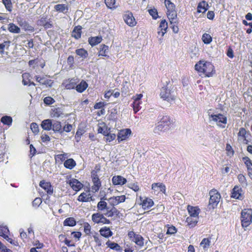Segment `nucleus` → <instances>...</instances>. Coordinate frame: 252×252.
Instances as JSON below:
<instances>
[{
	"label": "nucleus",
	"instance_id": "12",
	"mask_svg": "<svg viewBox=\"0 0 252 252\" xmlns=\"http://www.w3.org/2000/svg\"><path fill=\"white\" fill-rule=\"evenodd\" d=\"M124 20L129 26L133 27L136 24L135 19L131 12H128L125 13L124 15Z\"/></svg>",
	"mask_w": 252,
	"mask_h": 252
},
{
	"label": "nucleus",
	"instance_id": "61",
	"mask_svg": "<svg viewBox=\"0 0 252 252\" xmlns=\"http://www.w3.org/2000/svg\"><path fill=\"white\" fill-rule=\"evenodd\" d=\"M42 203V200L39 197H36L32 202V205L34 207H38Z\"/></svg>",
	"mask_w": 252,
	"mask_h": 252
},
{
	"label": "nucleus",
	"instance_id": "51",
	"mask_svg": "<svg viewBox=\"0 0 252 252\" xmlns=\"http://www.w3.org/2000/svg\"><path fill=\"white\" fill-rule=\"evenodd\" d=\"M105 140L106 142H110L114 140L116 138V135L114 133H111L109 131L107 132V134L105 135Z\"/></svg>",
	"mask_w": 252,
	"mask_h": 252
},
{
	"label": "nucleus",
	"instance_id": "41",
	"mask_svg": "<svg viewBox=\"0 0 252 252\" xmlns=\"http://www.w3.org/2000/svg\"><path fill=\"white\" fill-rule=\"evenodd\" d=\"M64 225L73 226L76 225V221L73 218H68L63 222Z\"/></svg>",
	"mask_w": 252,
	"mask_h": 252
},
{
	"label": "nucleus",
	"instance_id": "43",
	"mask_svg": "<svg viewBox=\"0 0 252 252\" xmlns=\"http://www.w3.org/2000/svg\"><path fill=\"white\" fill-rule=\"evenodd\" d=\"M164 3L167 9V12L175 11V5L169 0H165Z\"/></svg>",
	"mask_w": 252,
	"mask_h": 252
},
{
	"label": "nucleus",
	"instance_id": "8",
	"mask_svg": "<svg viewBox=\"0 0 252 252\" xmlns=\"http://www.w3.org/2000/svg\"><path fill=\"white\" fill-rule=\"evenodd\" d=\"M97 208L98 211L101 212L105 210L106 212L104 213V215L108 217H112L113 215V213L111 210H109V208L107 207V203L102 199L97 203Z\"/></svg>",
	"mask_w": 252,
	"mask_h": 252
},
{
	"label": "nucleus",
	"instance_id": "14",
	"mask_svg": "<svg viewBox=\"0 0 252 252\" xmlns=\"http://www.w3.org/2000/svg\"><path fill=\"white\" fill-rule=\"evenodd\" d=\"M68 184L75 191H79L83 187V185L76 179H71L69 181Z\"/></svg>",
	"mask_w": 252,
	"mask_h": 252
},
{
	"label": "nucleus",
	"instance_id": "36",
	"mask_svg": "<svg viewBox=\"0 0 252 252\" xmlns=\"http://www.w3.org/2000/svg\"><path fill=\"white\" fill-rule=\"evenodd\" d=\"M132 241L134 242L137 245L141 247L144 245V239L140 235L134 236V239H132Z\"/></svg>",
	"mask_w": 252,
	"mask_h": 252
},
{
	"label": "nucleus",
	"instance_id": "52",
	"mask_svg": "<svg viewBox=\"0 0 252 252\" xmlns=\"http://www.w3.org/2000/svg\"><path fill=\"white\" fill-rule=\"evenodd\" d=\"M30 75L28 73H25L22 75V82L24 85H28L30 81Z\"/></svg>",
	"mask_w": 252,
	"mask_h": 252
},
{
	"label": "nucleus",
	"instance_id": "64",
	"mask_svg": "<svg viewBox=\"0 0 252 252\" xmlns=\"http://www.w3.org/2000/svg\"><path fill=\"white\" fill-rule=\"evenodd\" d=\"M0 250L1 252H12V251L9 249H7L5 246H4L0 241Z\"/></svg>",
	"mask_w": 252,
	"mask_h": 252
},
{
	"label": "nucleus",
	"instance_id": "21",
	"mask_svg": "<svg viewBox=\"0 0 252 252\" xmlns=\"http://www.w3.org/2000/svg\"><path fill=\"white\" fill-rule=\"evenodd\" d=\"M152 189L156 191H161L165 194V186L162 183H154L152 184Z\"/></svg>",
	"mask_w": 252,
	"mask_h": 252
},
{
	"label": "nucleus",
	"instance_id": "25",
	"mask_svg": "<svg viewBox=\"0 0 252 252\" xmlns=\"http://www.w3.org/2000/svg\"><path fill=\"white\" fill-rule=\"evenodd\" d=\"M53 120L50 119H46L43 120L41 124L42 128L46 130H50L52 129Z\"/></svg>",
	"mask_w": 252,
	"mask_h": 252
},
{
	"label": "nucleus",
	"instance_id": "16",
	"mask_svg": "<svg viewBox=\"0 0 252 252\" xmlns=\"http://www.w3.org/2000/svg\"><path fill=\"white\" fill-rule=\"evenodd\" d=\"M112 183L115 185L122 186L126 183V179L123 177L118 175L114 176L112 179Z\"/></svg>",
	"mask_w": 252,
	"mask_h": 252
},
{
	"label": "nucleus",
	"instance_id": "59",
	"mask_svg": "<svg viewBox=\"0 0 252 252\" xmlns=\"http://www.w3.org/2000/svg\"><path fill=\"white\" fill-rule=\"evenodd\" d=\"M91 226L88 223H85L84 225V231L87 235L91 233Z\"/></svg>",
	"mask_w": 252,
	"mask_h": 252
},
{
	"label": "nucleus",
	"instance_id": "33",
	"mask_svg": "<svg viewBox=\"0 0 252 252\" xmlns=\"http://www.w3.org/2000/svg\"><path fill=\"white\" fill-rule=\"evenodd\" d=\"M88 87V84L84 81H82L79 84L76 86V90L79 93H82Z\"/></svg>",
	"mask_w": 252,
	"mask_h": 252
},
{
	"label": "nucleus",
	"instance_id": "6",
	"mask_svg": "<svg viewBox=\"0 0 252 252\" xmlns=\"http://www.w3.org/2000/svg\"><path fill=\"white\" fill-rule=\"evenodd\" d=\"M210 196L209 200V206L212 208H215L220 202V194L217 190H212L210 191Z\"/></svg>",
	"mask_w": 252,
	"mask_h": 252
},
{
	"label": "nucleus",
	"instance_id": "7",
	"mask_svg": "<svg viewBox=\"0 0 252 252\" xmlns=\"http://www.w3.org/2000/svg\"><path fill=\"white\" fill-rule=\"evenodd\" d=\"M92 220L95 223L109 224L110 221L104 217L103 214L99 213H94L92 216Z\"/></svg>",
	"mask_w": 252,
	"mask_h": 252
},
{
	"label": "nucleus",
	"instance_id": "9",
	"mask_svg": "<svg viewBox=\"0 0 252 252\" xmlns=\"http://www.w3.org/2000/svg\"><path fill=\"white\" fill-rule=\"evenodd\" d=\"M17 22L19 25L25 31L32 32L34 31V28L30 25L26 21L20 17L17 18Z\"/></svg>",
	"mask_w": 252,
	"mask_h": 252
},
{
	"label": "nucleus",
	"instance_id": "19",
	"mask_svg": "<svg viewBox=\"0 0 252 252\" xmlns=\"http://www.w3.org/2000/svg\"><path fill=\"white\" fill-rule=\"evenodd\" d=\"M93 185L91 187V191L93 192H97L101 186V182L99 179H93L92 180Z\"/></svg>",
	"mask_w": 252,
	"mask_h": 252
},
{
	"label": "nucleus",
	"instance_id": "11",
	"mask_svg": "<svg viewBox=\"0 0 252 252\" xmlns=\"http://www.w3.org/2000/svg\"><path fill=\"white\" fill-rule=\"evenodd\" d=\"M131 133V131L129 128L121 130L117 135L118 142L126 140L130 135Z\"/></svg>",
	"mask_w": 252,
	"mask_h": 252
},
{
	"label": "nucleus",
	"instance_id": "47",
	"mask_svg": "<svg viewBox=\"0 0 252 252\" xmlns=\"http://www.w3.org/2000/svg\"><path fill=\"white\" fill-rule=\"evenodd\" d=\"M2 3L4 5L7 11L11 12L12 10V4L11 0H2Z\"/></svg>",
	"mask_w": 252,
	"mask_h": 252
},
{
	"label": "nucleus",
	"instance_id": "17",
	"mask_svg": "<svg viewBox=\"0 0 252 252\" xmlns=\"http://www.w3.org/2000/svg\"><path fill=\"white\" fill-rule=\"evenodd\" d=\"M126 200L125 195H121L117 196L112 197L109 198L111 203L113 206L118 205L119 203L124 202Z\"/></svg>",
	"mask_w": 252,
	"mask_h": 252
},
{
	"label": "nucleus",
	"instance_id": "62",
	"mask_svg": "<svg viewBox=\"0 0 252 252\" xmlns=\"http://www.w3.org/2000/svg\"><path fill=\"white\" fill-rule=\"evenodd\" d=\"M55 102V100L53 98L50 96L46 97L44 99V102L48 105L53 104Z\"/></svg>",
	"mask_w": 252,
	"mask_h": 252
},
{
	"label": "nucleus",
	"instance_id": "37",
	"mask_svg": "<svg viewBox=\"0 0 252 252\" xmlns=\"http://www.w3.org/2000/svg\"><path fill=\"white\" fill-rule=\"evenodd\" d=\"M76 54L82 58H86L88 55V52L83 48H80L76 50Z\"/></svg>",
	"mask_w": 252,
	"mask_h": 252
},
{
	"label": "nucleus",
	"instance_id": "39",
	"mask_svg": "<svg viewBox=\"0 0 252 252\" xmlns=\"http://www.w3.org/2000/svg\"><path fill=\"white\" fill-rule=\"evenodd\" d=\"M210 240L208 238H204L200 244V246L203 248L204 250H206L210 245Z\"/></svg>",
	"mask_w": 252,
	"mask_h": 252
},
{
	"label": "nucleus",
	"instance_id": "2",
	"mask_svg": "<svg viewBox=\"0 0 252 252\" xmlns=\"http://www.w3.org/2000/svg\"><path fill=\"white\" fill-rule=\"evenodd\" d=\"M168 84L162 87L160 89V96L163 99L171 103L175 99L173 92H171Z\"/></svg>",
	"mask_w": 252,
	"mask_h": 252
},
{
	"label": "nucleus",
	"instance_id": "4",
	"mask_svg": "<svg viewBox=\"0 0 252 252\" xmlns=\"http://www.w3.org/2000/svg\"><path fill=\"white\" fill-rule=\"evenodd\" d=\"M252 221V210L244 209L241 212V222L243 227L248 226Z\"/></svg>",
	"mask_w": 252,
	"mask_h": 252
},
{
	"label": "nucleus",
	"instance_id": "57",
	"mask_svg": "<svg viewBox=\"0 0 252 252\" xmlns=\"http://www.w3.org/2000/svg\"><path fill=\"white\" fill-rule=\"evenodd\" d=\"M9 41H6L0 44V52L1 54L3 53V50L5 47L8 48L9 46Z\"/></svg>",
	"mask_w": 252,
	"mask_h": 252
},
{
	"label": "nucleus",
	"instance_id": "10",
	"mask_svg": "<svg viewBox=\"0 0 252 252\" xmlns=\"http://www.w3.org/2000/svg\"><path fill=\"white\" fill-rule=\"evenodd\" d=\"M90 190H88L85 192L81 193L78 196L77 200L80 202H90L91 201H94V198L91 195Z\"/></svg>",
	"mask_w": 252,
	"mask_h": 252
},
{
	"label": "nucleus",
	"instance_id": "13",
	"mask_svg": "<svg viewBox=\"0 0 252 252\" xmlns=\"http://www.w3.org/2000/svg\"><path fill=\"white\" fill-rule=\"evenodd\" d=\"M141 200L140 204L142 205L144 209H148L152 207L154 205V202L152 199L147 197H142L140 196Z\"/></svg>",
	"mask_w": 252,
	"mask_h": 252
},
{
	"label": "nucleus",
	"instance_id": "48",
	"mask_svg": "<svg viewBox=\"0 0 252 252\" xmlns=\"http://www.w3.org/2000/svg\"><path fill=\"white\" fill-rule=\"evenodd\" d=\"M102 126H99L98 128V132L103 134L104 135L107 134V132L109 131V129L107 128V127L105 125L104 123L100 124Z\"/></svg>",
	"mask_w": 252,
	"mask_h": 252
},
{
	"label": "nucleus",
	"instance_id": "32",
	"mask_svg": "<svg viewBox=\"0 0 252 252\" xmlns=\"http://www.w3.org/2000/svg\"><path fill=\"white\" fill-rule=\"evenodd\" d=\"M208 4L204 1L200 2L197 6V12L198 13H204L207 10Z\"/></svg>",
	"mask_w": 252,
	"mask_h": 252
},
{
	"label": "nucleus",
	"instance_id": "53",
	"mask_svg": "<svg viewBox=\"0 0 252 252\" xmlns=\"http://www.w3.org/2000/svg\"><path fill=\"white\" fill-rule=\"evenodd\" d=\"M127 187L133 190L134 191H138L139 190V188L137 183H130L127 185Z\"/></svg>",
	"mask_w": 252,
	"mask_h": 252
},
{
	"label": "nucleus",
	"instance_id": "28",
	"mask_svg": "<svg viewBox=\"0 0 252 252\" xmlns=\"http://www.w3.org/2000/svg\"><path fill=\"white\" fill-rule=\"evenodd\" d=\"M100 235L105 238L111 237L113 235L112 232L109 227H104L101 228L99 230Z\"/></svg>",
	"mask_w": 252,
	"mask_h": 252
},
{
	"label": "nucleus",
	"instance_id": "5",
	"mask_svg": "<svg viewBox=\"0 0 252 252\" xmlns=\"http://www.w3.org/2000/svg\"><path fill=\"white\" fill-rule=\"evenodd\" d=\"M209 120L210 121H213L216 124L221 127H224V125L226 124V117L222 114H212L209 115Z\"/></svg>",
	"mask_w": 252,
	"mask_h": 252
},
{
	"label": "nucleus",
	"instance_id": "23",
	"mask_svg": "<svg viewBox=\"0 0 252 252\" xmlns=\"http://www.w3.org/2000/svg\"><path fill=\"white\" fill-rule=\"evenodd\" d=\"M39 186L47 191V193L51 194L53 193V189L49 183L45 182L44 181H41L40 182Z\"/></svg>",
	"mask_w": 252,
	"mask_h": 252
},
{
	"label": "nucleus",
	"instance_id": "26",
	"mask_svg": "<svg viewBox=\"0 0 252 252\" xmlns=\"http://www.w3.org/2000/svg\"><path fill=\"white\" fill-rule=\"evenodd\" d=\"M63 85L66 89H71L76 88V83L74 80H66L64 81Z\"/></svg>",
	"mask_w": 252,
	"mask_h": 252
},
{
	"label": "nucleus",
	"instance_id": "22",
	"mask_svg": "<svg viewBox=\"0 0 252 252\" xmlns=\"http://www.w3.org/2000/svg\"><path fill=\"white\" fill-rule=\"evenodd\" d=\"M247 131L246 129L241 127L240 128L239 131L238 133V140L240 141H242L244 144H248V140L246 139V134Z\"/></svg>",
	"mask_w": 252,
	"mask_h": 252
},
{
	"label": "nucleus",
	"instance_id": "1",
	"mask_svg": "<svg viewBox=\"0 0 252 252\" xmlns=\"http://www.w3.org/2000/svg\"><path fill=\"white\" fill-rule=\"evenodd\" d=\"M195 69L198 72L206 77L212 76L214 72V66L210 62L200 61L195 65Z\"/></svg>",
	"mask_w": 252,
	"mask_h": 252
},
{
	"label": "nucleus",
	"instance_id": "15",
	"mask_svg": "<svg viewBox=\"0 0 252 252\" xmlns=\"http://www.w3.org/2000/svg\"><path fill=\"white\" fill-rule=\"evenodd\" d=\"M242 189L241 187L236 186L233 189L231 192V197L241 199L242 198Z\"/></svg>",
	"mask_w": 252,
	"mask_h": 252
},
{
	"label": "nucleus",
	"instance_id": "20",
	"mask_svg": "<svg viewBox=\"0 0 252 252\" xmlns=\"http://www.w3.org/2000/svg\"><path fill=\"white\" fill-rule=\"evenodd\" d=\"M188 211L189 214V217H198L200 212V210L197 207H193L189 205L188 206Z\"/></svg>",
	"mask_w": 252,
	"mask_h": 252
},
{
	"label": "nucleus",
	"instance_id": "54",
	"mask_svg": "<svg viewBox=\"0 0 252 252\" xmlns=\"http://www.w3.org/2000/svg\"><path fill=\"white\" fill-rule=\"evenodd\" d=\"M238 179L239 182L243 185L247 186V182L246 179V177L244 175L242 174H239L238 175Z\"/></svg>",
	"mask_w": 252,
	"mask_h": 252
},
{
	"label": "nucleus",
	"instance_id": "55",
	"mask_svg": "<svg viewBox=\"0 0 252 252\" xmlns=\"http://www.w3.org/2000/svg\"><path fill=\"white\" fill-rule=\"evenodd\" d=\"M94 241L96 243L97 246H101L102 245V239L100 237L97 233H95V235L93 236Z\"/></svg>",
	"mask_w": 252,
	"mask_h": 252
},
{
	"label": "nucleus",
	"instance_id": "46",
	"mask_svg": "<svg viewBox=\"0 0 252 252\" xmlns=\"http://www.w3.org/2000/svg\"><path fill=\"white\" fill-rule=\"evenodd\" d=\"M62 115H63V113L59 108L54 109L51 113V116L53 118H59Z\"/></svg>",
	"mask_w": 252,
	"mask_h": 252
},
{
	"label": "nucleus",
	"instance_id": "35",
	"mask_svg": "<svg viewBox=\"0 0 252 252\" xmlns=\"http://www.w3.org/2000/svg\"><path fill=\"white\" fill-rule=\"evenodd\" d=\"M102 38L100 36L92 37L89 39V42L92 46H94L101 42Z\"/></svg>",
	"mask_w": 252,
	"mask_h": 252
},
{
	"label": "nucleus",
	"instance_id": "40",
	"mask_svg": "<svg viewBox=\"0 0 252 252\" xmlns=\"http://www.w3.org/2000/svg\"><path fill=\"white\" fill-rule=\"evenodd\" d=\"M108 50V47L105 45H102L100 46V50L98 56L106 57L107 56L106 52Z\"/></svg>",
	"mask_w": 252,
	"mask_h": 252
},
{
	"label": "nucleus",
	"instance_id": "45",
	"mask_svg": "<svg viewBox=\"0 0 252 252\" xmlns=\"http://www.w3.org/2000/svg\"><path fill=\"white\" fill-rule=\"evenodd\" d=\"M107 7L110 9H115L117 6L116 4L115 0H104Z\"/></svg>",
	"mask_w": 252,
	"mask_h": 252
},
{
	"label": "nucleus",
	"instance_id": "50",
	"mask_svg": "<svg viewBox=\"0 0 252 252\" xmlns=\"http://www.w3.org/2000/svg\"><path fill=\"white\" fill-rule=\"evenodd\" d=\"M100 171V166L99 165H96L94 169L92 171L91 173V177L92 178V180L93 179L96 178V179H99L98 176L97 175V173Z\"/></svg>",
	"mask_w": 252,
	"mask_h": 252
},
{
	"label": "nucleus",
	"instance_id": "34",
	"mask_svg": "<svg viewBox=\"0 0 252 252\" xmlns=\"http://www.w3.org/2000/svg\"><path fill=\"white\" fill-rule=\"evenodd\" d=\"M75 165L76 162L72 158L68 159L64 162V166L69 169H72Z\"/></svg>",
	"mask_w": 252,
	"mask_h": 252
},
{
	"label": "nucleus",
	"instance_id": "29",
	"mask_svg": "<svg viewBox=\"0 0 252 252\" xmlns=\"http://www.w3.org/2000/svg\"><path fill=\"white\" fill-rule=\"evenodd\" d=\"M167 15L170 20L171 24L177 23V14L175 10L167 12Z\"/></svg>",
	"mask_w": 252,
	"mask_h": 252
},
{
	"label": "nucleus",
	"instance_id": "18",
	"mask_svg": "<svg viewBox=\"0 0 252 252\" xmlns=\"http://www.w3.org/2000/svg\"><path fill=\"white\" fill-rule=\"evenodd\" d=\"M168 28L167 23L165 20H162L160 23L159 26V30L158 32V35H161L163 36L164 34L166 32V30Z\"/></svg>",
	"mask_w": 252,
	"mask_h": 252
},
{
	"label": "nucleus",
	"instance_id": "42",
	"mask_svg": "<svg viewBox=\"0 0 252 252\" xmlns=\"http://www.w3.org/2000/svg\"><path fill=\"white\" fill-rule=\"evenodd\" d=\"M106 245L111 249L119 251L120 250V246L117 243L108 241L106 243Z\"/></svg>",
	"mask_w": 252,
	"mask_h": 252
},
{
	"label": "nucleus",
	"instance_id": "27",
	"mask_svg": "<svg viewBox=\"0 0 252 252\" xmlns=\"http://www.w3.org/2000/svg\"><path fill=\"white\" fill-rule=\"evenodd\" d=\"M52 129L55 132H59L60 133H62L63 130L62 129V125L61 122L53 120Z\"/></svg>",
	"mask_w": 252,
	"mask_h": 252
},
{
	"label": "nucleus",
	"instance_id": "24",
	"mask_svg": "<svg viewBox=\"0 0 252 252\" xmlns=\"http://www.w3.org/2000/svg\"><path fill=\"white\" fill-rule=\"evenodd\" d=\"M54 9L58 12L66 13L68 10V7L67 5L64 4H58L54 6Z\"/></svg>",
	"mask_w": 252,
	"mask_h": 252
},
{
	"label": "nucleus",
	"instance_id": "44",
	"mask_svg": "<svg viewBox=\"0 0 252 252\" xmlns=\"http://www.w3.org/2000/svg\"><path fill=\"white\" fill-rule=\"evenodd\" d=\"M0 121L4 125L10 126L12 124V119L10 116H3L1 118Z\"/></svg>",
	"mask_w": 252,
	"mask_h": 252
},
{
	"label": "nucleus",
	"instance_id": "58",
	"mask_svg": "<svg viewBox=\"0 0 252 252\" xmlns=\"http://www.w3.org/2000/svg\"><path fill=\"white\" fill-rule=\"evenodd\" d=\"M149 14L152 16L153 19H156L158 17V12L156 9L153 8L149 9Z\"/></svg>",
	"mask_w": 252,
	"mask_h": 252
},
{
	"label": "nucleus",
	"instance_id": "3",
	"mask_svg": "<svg viewBox=\"0 0 252 252\" xmlns=\"http://www.w3.org/2000/svg\"><path fill=\"white\" fill-rule=\"evenodd\" d=\"M172 123L171 119L167 116H163L160 121L158 123L156 127L155 130L164 131L166 130L170 127Z\"/></svg>",
	"mask_w": 252,
	"mask_h": 252
},
{
	"label": "nucleus",
	"instance_id": "49",
	"mask_svg": "<svg viewBox=\"0 0 252 252\" xmlns=\"http://www.w3.org/2000/svg\"><path fill=\"white\" fill-rule=\"evenodd\" d=\"M202 40L205 44H209L212 41V38L210 34L204 33L202 35Z\"/></svg>",
	"mask_w": 252,
	"mask_h": 252
},
{
	"label": "nucleus",
	"instance_id": "60",
	"mask_svg": "<svg viewBox=\"0 0 252 252\" xmlns=\"http://www.w3.org/2000/svg\"><path fill=\"white\" fill-rule=\"evenodd\" d=\"M53 82L52 80L50 79H46L44 77V80H42L41 82V85H46V86L51 87Z\"/></svg>",
	"mask_w": 252,
	"mask_h": 252
},
{
	"label": "nucleus",
	"instance_id": "63",
	"mask_svg": "<svg viewBox=\"0 0 252 252\" xmlns=\"http://www.w3.org/2000/svg\"><path fill=\"white\" fill-rule=\"evenodd\" d=\"M243 160L247 168L252 166V162L248 157L243 158Z\"/></svg>",
	"mask_w": 252,
	"mask_h": 252
},
{
	"label": "nucleus",
	"instance_id": "56",
	"mask_svg": "<svg viewBox=\"0 0 252 252\" xmlns=\"http://www.w3.org/2000/svg\"><path fill=\"white\" fill-rule=\"evenodd\" d=\"M31 129L34 133H37L39 132L38 126L35 123H32L31 124Z\"/></svg>",
	"mask_w": 252,
	"mask_h": 252
},
{
	"label": "nucleus",
	"instance_id": "31",
	"mask_svg": "<svg viewBox=\"0 0 252 252\" xmlns=\"http://www.w3.org/2000/svg\"><path fill=\"white\" fill-rule=\"evenodd\" d=\"M8 30L10 32L14 33H19L21 31L20 28L13 23L8 24Z\"/></svg>",
	"mask_w": 252,
	"mask_h": 252
},
{
	"label": "nucleus",
	"instance_id": "30",
	"mask_svg": "<svg viewBox=\"0 0 252 252\" xmlns=\"http://www.w3.org/2000/svg\"><path fill=\"white\" fill-rule=\"evenodd\" d=\"M198 221V217H189L186 219V222L190 227L195 226Z\"/></svg>",
	"mask_w": 252,
	"mask_h": 252
},
{
	"label": "nucleus",
	"instance_id": "38",
	"mask_svg": "<svg viewBox=\"0 0 252 252\" xmlns=\"http://www.w3.org/2000/svg\"><path fill=\"white\" fill-rule=\"evenodd\" d=\"M81 27H75L72 32V36L76 39L80 38L81 37Z\"/></svg>",
	"mask_w": 252,
	"mask_h": 252
}]
</instances>
